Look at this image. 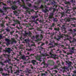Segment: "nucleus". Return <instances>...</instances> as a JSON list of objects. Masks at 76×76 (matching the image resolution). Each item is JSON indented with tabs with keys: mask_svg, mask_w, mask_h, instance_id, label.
<instances>
[{
	"mask_svg": "<svg viewBox=\"0 0 76 76\" xmlns=\"http://www.w3.org/2000/svg\"><path fill=\"white\" fill-rule=\"evenodd\" d=\"M45 1L44 2V3H46V1H47V2H48L49 1L50 3V4L53 5L54 7H57V6H58V5L57 4V3L59 2L58 0H54L53 1L52 0H45Z\"/></svg>",
	"mask_w": 76,
	"mask_h": 76,
	"instance_id": "f257e3e1",
	"label": "nucleus"
},
{
	"mask_svg": "<svg viewBox=\"0 0 76 76\" xmlns=\"http://www.w3.org/2000/svg\"><path fill=\"white\" fill-rule=\"evenodd\" d=\"M65 63V64L68 66L70 70H72V69H73V67L72 66V64H73L72 62H70L69 61H66Z\"/></svg>",
	"mask_w": 76,
	"mask_h": 76,
	"instance_id": "f03ea898",
	"label": "nucleus"
},
{
	"mask_svg": "<svg viewBox=\"0 0 76 76\" xmlns=\"http://www.w3.org/2000/svg\"><path fill=\"white\" fill-rule=\"evenodd\" d=\"M50 55L51 56L48 57H47V58H53L56 60V58L57 59H58V56L56 55H53V54H52V55Z\"/></svg>",
	"mask_w": 76,
	"mask_h": 76,
	"instance_id": "7ed1b4c3",
	"label": "nucleus"
},
{
	"mask_svg": "<svg viewBox=\"0 0 76 76\" xmlns=\"http://www.w3.org/2000/svg\"><path fill=\"white\" fill-rule=\"evenodd\" d=\"M58 38H57L56 37H54V39L56 40H57V41H60V39H61V38H63V36L61 35V34H59V36H58Z\"/></svg>",
	"mask_w": 76,
	"mask_h": 76,
	"instance_id": "20e7f679",
	"label": "nucleus"
},
{
	"mask_svg": "<svg viewBox=\"0 0 76 76\" xmlns=\"http://www.w3.org/2000/svg\"><path fill=\"white\" fill-rule=\"evenodd\" d=\"M3 71H4L3 70V69L2 67H0V73H1V74H2V76H6V75H8L7 74H6L5 73H3Z\"/></svg>",
	"mask_w": 76,
	"mask_h": 76,
	"instance_id": "39448f33",
	"label": "nucleus"
},
{
	"mask_svg": "<svg viewBox=\"0 0 76 76\" xmlns=\"http://www.w3.org/2000/svg\"><path fill=\"white\" fill-rule=\"evenodd\" d=\"M11 51H12V50H11V49H10V48H6V50H4V52L5 53H8L9 54L10 53H11Z\"/></svg>",
	"mask_w": 76,
	"mask_h": 76,
	"instance_id": "423d86ee",
	"label": "nucleus"
},
{
	"mask_svg": "<svg viewBox=\"0 0 76 76\" xmlns=\"http://www.w3.org/2000/svg\"><path fill=\"white\" fill-rule=\"evenodd\" d=\"M54 62L53 61L51 60H49L48 61V64L50 65V66H54Z\"/></svg>",
	"mask_w": 76,
	"mask_h": 76,
	"instance_id": "0eeeda50",
	"label": "nucleus"
},
{
	"mask_svg": "<svg viewBox=\"0 0 76 76\" xmlns=\"http://www.w3.org/2000/svg\"><path fill=\"white\" fill-rule=\"evenodd\" d=\"M6 68L7 69V70L9 69V70H10V71H11V73H12V72L13 71L12 70V67L11 66H9V65H6Z\"/></svg>",
	"mask_w": 76,
	"mask_h": 76,
	"instance_id": "6e6552de",
	"label": "nucleus"
},
{
	"mask_svg": "<svg viewBox=\"0 0 76 76\" xmlns=\"http://www.w3.org/2000/svg\"><path fill=\"white\" fill-rule=\"evenodd\" d=\"M65 26H66V25H64L62 26V27H61L62 31H64V33H66V28Z\"/></svg>",
	"mask_w": 76,
	"mask_h": 76,
	"instance_id": "1a4fd4ad",
	"label": "nucleus"
},
{
	"mask_svg": "<svg viewBox=\"0 0 76 76\" xmlns=\"http://www.w3.org/2000/svg\"><path fill=\"white\" fill-rule=\"evenodd\" d=\"M68 70V67L67 66H64L62 68V72L63 73H64V72H66Z\"/></svg>",
	"mask_w": 76,
	"mask_h": 76,
	"instance_id": "9d476101",
	"label": "nucleus"
},
{
	"mask_svg": "<svg viewBox=\"0 0 76 76\" xmlns=\"http://www.w3.org/2000/svg\"><path fill=\"white\" fill-rule=\"evenodd\" d=\"M27 32V31H24V32H25L24 35L25 36H27V35H29V36H30V35H31V32L30 31H28V32Z\"/></svg>",
	"mask_w": 76,
	"mask_h": 76,
	"instance_id": "9b49d317",
	"label": "nucleus"
},
{
	"mask_svg": "<svg viewBox=\"0 0 76 76\" xmlns=\"http://www.w3.org/2000/svg\"><path fill=\"white\" fill-rule=\"evenodd\" d=\"M20 59H22L23 60H26V56L23 54L21 55L20 56Z\"/></svg>",
	"mask_w": 76,
	"mask_h": 76,
	"instance_id": "f8f14e48",
	"label": "nucleus"
},
{
	"mask_svg": "<svg viewBox=\"0 0 76 76\" xmlns=\"http://www.w3.org/2000/svg\"><path fill=\"white\" fill-rule=\"evenodd\" d=\"M69 7L67 6H66L65 7V9L66 11V13H68V12H70L71 9H69Z\"/></svg>",
	"mask_w": 76,
	"mask_h": 76,
	"instance_id": "ddd939ff",
	"label": "nucleus"
},
{
	"mask_svg": "<svg viewBox=\"0 0 76 76\" xmlns=\"http://www.w3.org/2000/svg\"><path fill=\"white\" fill-rule=\"evenodd\" d=\"M5 41L7 42L6 43V45H7V46H8V45L10 44V42L9 39L7 38L5 39Z\"/></svg>",
	"mask_w": 76,
	"mask_h": 76,
	"instance_id": "4468645a",
	"label": "nucleus"
},
{
	"mask_svg": "<svg viewBox=\"0 0 76 76\" xmlns=\"http://www.w3.org/2000/svg\"><path fill=\"white\" fill-rule=\"evenodd\" d=\"M47 66H44L42 68H40V70H41L40 72H44L45 70V69H45V68L46 69V68H47Z\"/></svg>",
	"mask_w": 76,
	"mask_h": 76,
	"instance_id": "2eb2a0df",
	"label": "nucleus"
},
{
	"mask_svg": "<svg viewBox=\"0 0 76 76\" xmlns=\"http://www.w3.org/2000/svg\"><path fill=\"white\" fill-rule=\"evenodd\" d=\"M52 5L53 7V8H52V7H51L50 8V9H53V13H54V12H56V9L57 8V7H58V6H56V7H54L53 5Z\"/></svg>",
	"mask_w": 76,
	"mask_h": 76,
	"instance_id": "dca6fc26",
	"label": "nucleus"
},
{
	"mask_svg": "<svg viewBox=\"0 0 76 76\" xmlns=\"http://www.w3.org/2000/svg\"><path fill=\"white\" fill-rule=\"evenodd\" d=\"M7 58H7L8 59V60H6L5 61V63H10V59H9V57H10V56L9 55H7Z\"/></svg>",
	"mask_w": 76,
	"mask_h": 76,
	"instance_id": "f3484780",
	"label": "nucleus"
},
{
	"mask_svg": "<svg viewBox=\"0 0 76 76\" xmlns=\"http://www.w3.org/2000/svg\"><path fill=\"white\" fill-rule=\"evenodd\" d=\"M31 63H32L33 65H36L38 64V63L35 60H33L31 61Z\"/></svg>",
	"mask_w": 76,
	"mask_h": 76,
	"instance_id": "a211bd4d",
	"label": "nucleus"
},
{
	"mask_svg": "<svg viewBox=\"0 0 76 76\" xmlns=\"http://www.w3.org/2000/svg\"><path fill=\"white\" fill-rule=\"evenodd\" d=\"M13 21L16 25H17V24H20V22H19V21L18 20H15V19H14Z\"/></svg>",
	"mask_w": 76,
	"mask_h": 76,
	"instance_id": "6ab92c4d",
	"label": "nucleus"
},
{
	"mask_svg": "<svg viewBox=\"0 0 76 76\" xmlns=\"http://www.w3.org/2000/svg\"><path fill=\"white\" fill-rule=\"evenodd\" d=\"M11 8L12 9L14 10H16V9H17L18 8V6L16 5H12L11 7Z\"/></svg>",
	"mask_w": 76,
	"mask_h": 76,
	"instance_id": "aec40b11",
	"label": "nucleus"
},
{
	"mask_svg": "<svg viewBox=\"0 0 76 76\" xmlns=\"http://www.w3.org/2000/svg\"><path fill=\"white\" fill-rule=\"evenodd\" d=\"M61 18H62V17L64 18V16H67V14H65V13H64V12H61Z\"/></svg>",
	"mask_w": 76,
	"mask_h": 76,
	"instance_id": "412c9836",
	"label": "nucleus"
},
{
	"mask_svg": "<svg viewBox=\"0 0 76 76\" xmlns=\"http://www.w3.org/2000/svg\"><path fill=\"white\" fill-rule=\"evenodd\" d=\"M38 1H37V2H35V4H39V3H41L42 1V0H38Z\"/></svg>",
	"mask_w": 76,
	"mask_h": 76,
	"instance_id": "4be33fe9",
	"label": "nucleus"
},
{
	"mask_svg": "<svg viewBox=\"0 0 76 76\" xmlns=\"http://www.w3.org/2000/svg\"><path fill=\"white\" fill-rule=\"evenodd\" d=\"M22 71H23L21 69L20 70H17L16 72H14V73H15V74H16V73H20V72H22Z\"/></svg>",
	"mask_w": 76,
	"mask_h": 76,
	"instance_id": "5701e85b",
	"label": "nucleus"
},
{
	"mask_svg": "<svg viewBox=\"0 0 76 76\" xmlns=\"http://www.w3.org/2000/svg\"><path fill=\"white\" fill-rule=\"evenodd\" d=\"M55 26V24L54 23H53L52 24V26H51V27L50 28V29H51V30H53V28H52V27H54Z\"/></svg>",
	"mask_w": 76,
	"mask_h": 76,
	"instance_id": "b1692460",
	"label": "nucleus"
},
{
	"mask_svg": "<svg viewBox=\"0 0 76 76\" xmlns=\"http://www.w3.org/2000/svg\"><path fill=\"white\" fill-rule=\"evenodd\" d=\"M49 45H52L51 46H50L49 48H53L54 47H55V46L52 45V43H50L49 44Z\"/></svg>",
	"mask_w": 76,
	"mask_h": 76,
	"instance_id": "393cba45",
	"label": "nucleus"
},
{
	"mask_svg": "<svg viewBox=\"0 0 76 76\" xmlns=\"http://www.w3.org/2000/svg\"><path fill=\"white\" fill-rule=\"evenodd\" d=\"M14 42H15V43H16V40L15 39H13V40H12L11 42V43L12 44Z\"/></svg>",
	"mask_w": 76,
	"mask_h": 76,
	"instance_id": "a878e982",
	"label": "nucleus"
},
{
	"mask_svg": "<svg viewBox=\"0 0 76 76\" xmlns=\"http://www.w3.org/2000/svg\"><path fill=\"white\" fill-rule=\"evenodd\" d=\"M38 20L40 23H43V19H38Z\"/></svg>",
	"mask_w": 76,
	"mask_h": 76,
	"instance_id": "bb28decb",
	"label": "nucleus"
},
{
	"mask_svg": "<svg viewBox=\"0 0 76 76\" xmlns=\"http://www.w3.org/2000/svg\"><path fill=\"white\" fill-rule=\"evenodd\" d=\"M64 3L65 4H69L70 5V2L69 1H65Z\"/></svg>",
	"mask_w": 76,
	"mask_h": 76,
	"instance_id": "cd10ccee",
	"label": "nucleus"
},
{
	"mask_svg": "<svg viewBox=\"0 0 76 76\" xmlns=\"http://www.w3.org/2000/svg\"><path fill=\"white\" fill-rule=\"evenodd\" d=\"M58 72V71L57 70H53V73L54 74H56Z\"/></svg>",
	"mask_w": 76,
	"mask_h": 76,
	"instance_id": "c85d7f7f",
	"label": "nucleus"
},
{
	"mask_svg": "<svg viewBox=\"0 0 76 76\" xmlns=\"http://www.w3.org/2000/svg\"><path fill=\"white\" fill-rule=\"evenodd\" d=\"M59 28H54V30L55 31H59Z\"/></svg>",
	"mask_w": 76,
	"mask_h": 76,
	"instance_id": "c756f323",
	"label": "nucleus"
},
{
	"mask_svg": "<svg viewBox=\"0 0 76 76\" xmlns=\"http://www.w3.org/2000/svg\"><path fill=\"white\" fill-rule=\"evenodd\" d=\"M57 67H58V66L57 65H55L53 67V68H52V69H57Z\"/></svg>",
	"mask_w": 76,
	"mask_h": 76,
	"instance_id": "7c9ffc66",
	"label": "nucleus"
},
{
	"mask_svg": "<svg viewBox=\"0 0 76 76\" xmlns=\"http://www.w3.org/2000/svg\"><path fill=\"white\" fill-rule=\"evenodd\" d=\"M43 56H45V57H47V56H49V55H48V54L45 53H44V54H43Z\"/></svg>",
	"mask_w": 76,
	"mask_h": 76,
	"instance_id": "2f4dec72",
	"label": "nucleus"
},
{
	"mask_svg": "<svg viewBox=\"0 0 76 76\" xmlns=\"http://www.w3.org/2000/svg\"><path fill=\"white\" fill-rule=\"evenodd\" d=\"M53 49H52L50 50V53L49 54L50 55L53 54Z\"/></svg>",
	"mask_w": 76,
	"mask_h": 76,
	"instance_id": "473e14b6",
	"label": "nucleus"
},
{
	"mask_svg": "<svg viewBox=\"0 0 76 76\" xmlns=\"http://www.w3.org/2000/svg\"><path fill=\"white\" fill-rule=\"evenodd\" d=\"M56 51L57 53H62V52L60 50H57Z\"/></svg>",
	"mask_w": 76,
	"mask_h": 76,
	"instance_id": "72a5a7b5",
	"label": "nucleus"
},
{
	"mask_svg": "<svg viewBox=\"0 0 76 76\" xmlns=\"http://www.w3.org/2000/svg\"><path fill=\"white\" fill-rule=\"evenodd\" d=\"M64 20L66 21V22L67 21H69V20H70L68 18H66L64 19Z\"/></svg>",
	"mask_w": 76,
	"mask_h": 76,
	"instance_id": "f704fd0d",
	"label": "nucleus"
},
{
	"mask_svg": "<svg viewBox=\"0 0 76 76\" xmlns=\"http://www.w3.org/2000/svg\"><path fill=\"white\" fill-rule=\"evenodd\" d=\"M34 54H31V55H29L30 57L31 58H32V57H34Z\"/></svg>",
	"mask_w": 76,
	"mask_h": 76,
	"instance_id": "c9c22d12",
	"label": "nucleus"
},
{
	"mask_svg": "<svg viewBox=\"0 0 76 76\" xmlns=\"http://www.w3.org/2000/svg\"><path fill=\"white\" fill-rule=\"evenodd\" d=\"M54 15V13H52L50 14V16L51 18H52L53 16V15Z\"/></svg>",
	"mask_w": 76,
	"mask_h": 76,
	"instance_id": "e433bc0d",
	"label": "nucleus"
},
{
	"mask_svg": "<svg viewBox=\"0 0 76 76\" xmlns=\"http://www.w3.org/2000/svg\"><path fill=\"white\" fill-rule=\"evenodd\" d=\"M37 30L38 31H41V34H42V33H43V31H42V30H41L39 28H38L37 29Z\"/></svg>",
	"mask_w": 76,
	"mask_h": 76,
	"instance_id": "4c0bfd02",
	"label": "nucleus"
},
{
	"mask_svg": "<svg viewBox=\"0 0 76 76\" xmlns=\"http://www.w3.org/2000/svg\"><path fill=\"white\" fill-rule=\"evenodd\" d=\"M53 20L54 22H57V19L56 18H53Z\"/></svg>",
	"mask_w": 76,
	"mask_h": 76,
	"instance_id": "58836bf2",
	"label": "nucleus"
},
{
	"mask_svg": "<svg viewBox=\"0 0 76 76\" xmlns=\"http://www.w3.org/2000/svg\"><path fill=\"white\" fill-rule=\"evenodd\" d=\"M34 9H35V10H38V7L37 6L34 5Z\"/></svg>",
	"mask_w": 76,
	"mask_h": 76,
	"instance_id": "ea45409f",
	"label": "nucleus"
},
{
	"mask_svg": "<svg viewBox=\"0 0 76 76\" xmlns=\"http://www.w3.org/2000/svg\"><path fill=\"white\" fill-rule=\"evenodd\" d=\"M27 72L28 73H31V70L29 69V70H27Z\"/></svg>",
	"mask_w": 76,
	"mask_h": 76,
	"instance_id": "a19ab883",
	"label": "nucleus"
},
{
	"mask_svg": "<svg viewBox=\"0 0 76 76\" xmlns=\"http://www.w3.org/2000/svg\"><path fill=\"white\" fill-rule=\"evenodd\" d=\"M41 57H39L38 58V60L39 61H41Z\"/></svg>",
	"mask_w": 76,
	"mask_h": 76,
	"instance_id": "79ce46f5",
	"label": "nucleus"
},
{
	"mask_svg": "<svg viewBox=\"0 0 76 76\" xmlns=\"http://www.w3.org/2000/svg\"><path fill=\"white\" fill-rule=\"evenodd\" d=\"M37 40H35V41H37V42H38V41H40L41 40V39L39 38L38 39L37 38Z\"/></svg>",
	"mask_w": 76,
	"mask_h": 76,
	"instance_id": "37998d69",
	"label": "nucleus"
},
{
	"mask_svg": "<svg viewBox=\"0 0 76 76\" xmlns=\"http://www.w3.org/2000/svg\"><path fill=\"white\" fill-rule=\"evenodd\" d=\"M21 7H23V8H26V7H25V4L21 5Z\"/></svg>",
	"mask_w": 76,
	"mask_h": 76,
	"instance_id": "c03bdc74",
	"label": "nucleus"
},
{
	"mask_svg": "<svg viewBox=\"0 0 76 76\" xmlns=\"http://www.w3.org/2000/svg\"><path fill=\"white\" fill-rule=\"evenodd\" d=\"M26 57H28V58L27 59V60H29V59H30L29 55V56H26Z\"/></svg>",
	"mask_w": 76,
	"mask_h": 76,
	"instance_id": "a18cd8bd",
	"label": "nucleus"
},
{
	"mask_svg": "<svg viewBox=\"0 0 76 76\" xmlns=\"http://www.w3.org/2000/svg\"><path fill=\"white\" fill-rule=\"evenodd\" d=\"M75 0H71V2L72 3H74L75 2Z\"/></svg>",
	"mask_w": 76,
	"mask_h": 76,
	"instance_id": "49530a36",
	"label": "nucleus"
},
{
	"mask_svg": "<svg viewBox=\"0 0 76 76\" xmlns=\"http://www.w3.org/2000/svg\"><path fill=\"white\" fill-rule=\"evenodd\" d=\"M41 75L40 76H45L46 75L45 74V73H42Z\"/></svg>",
	"mask_w": 76,
	"mask_h": 76,
	"instance_id": "de8ad7c7",
	"label": "nucleus"
},
{
	"mask_svg": "<svg viewBox=\"0 0 76 76\" xmlns=\"http://www.w3.org/2000/svg\"><path fill=\"white\" fill-rule=\"evenodd\" d=\"M45 45V43H42V44L40 45V46H41V47H42V46H43V45Z\"/></svg>",
	"mask_w": 76,
	"mask_h": 76,
	"instance_id": "09e8293b",
	"label": "nucleus"
},
{
	"mask_svg": "<svg viewBox=\"0 0 76 76\" xmlns=\"http://www.w3.org/2000/svg\"><path fill=\"white\" fill-rule=\"evenodd\" d=\"M42 64H44V65H45V61H43L42 62V63L41 64V65H42Z\"/></svg>",
	"mask_w": 76,
	"mask_h": 76,
	"instance_id": "8fccbe9b",
	"label": "nucleus"
},
{
	"mask_svg": "<svg viewBox=\"0 0 76 76\" xmlns=\"http://www.w3.org/2000/svg\"><path fill=\"white\" fill-rule=\"evenodd\" d=\"M39 35H38V34L36 36V39H37V38H38V37H39Z\"/></svg>",
	"mask_w": 76,
	"mask_h": 76,
	"instance_id": "3c124183",
	"label": "nucleus"
},
{
	"mask_svg": "<svg viewBox=\"0 0 76 76\" xmlns=\"http://www.w3.org/2000/svg\"><path fill=\"white\" fill-rule=\"evenodd\" d=\"M76 42V39H73L72 40V42Z\"/></svg>",
	"mask_w": 76,
	"mask_h": 76,
	"instance_id": "603ef678",
	"label": "nucleus"
},
{
	"mask_svg": "<svg viewBox=\"0 0 76 76\" xmlns=\"http://www.w3.org/2000/svg\"><path fill=\"white\" fill-rule=\"evenodd\" d=\"M0 13H3V11L1 9H0Z\"/></svg>",
	"mask_w": 76,
	"mask_h": 76,
	"instance_id": "864d4df0",
	"label": "nucleus"
},
{
	"mask_svg": "<svg viewBox=\"0 0 76 76\" xmlns=\"http://www.w3.org/2000/svg\"><path fill=\"white\" fill-rule=\"evenodd\" d=\"M73 27H76V24H72V25Z\"/></svg>",
	"mask_w": 76,
	"mask_h": 76,
	"instance_id": "5fc2aeb1",
	"label": "nucleus"
},
{
	"mask_svg": "<svg viewBox=\"0 0 76 76\" xmlns=\"http://www.w3.org/2000/svg\"><path fill=\"white\" fill-rule=\"evenodd\" d=\"M3 9H4V10H7V7H3Z\"/></svg>",
	"mask_w": 76,
	"mask_h": 76,
	"instance_id": "6e6d98bb",
	"label": "nucleus"
},
{
	"mask_svg": "<svg viewBox=\"0 0 76 76\" xmlns=\"http://www.w3.org/2000/svg\"><path fill=\"white\" fill-rule=\"evenodd\" d=\"M31 18L32 19H34V20H35V17H34V16H31Z\"/></svg>",
	"mask_w": 76,
	"mask_h": 76,
	"instance_id": "4d7b16f0",
	"label": "nucleus"
},
{
	"mask_svg": "<svg viewBox=\"0 0 76 76\" xmlns=\"http://www.w3.org/2000/svg\"><path fill=\"white\" fill-rule=\"evenodd\" d=\"M70 53H71V54H73V53H74V51H72V50H71L70 51Z\"/></svg>",
	"mask_w": 76,
	"mask_h": 76,
	"instance_id": "13d9d810",
	"label": "nucleus"
},
{
	"mask_svg": "<svg viewBox=\"0 0 76 76\" xmlns=\"http://www.w3.org/2000/svg\"><path fill=\"white\" fill-rule=\"evenodd\" d=\"M68 49H69V50H70V49H71V48H70V45H68Z\"/></svg>",
	"mask_w": 76,
	"mask_h": 76,
	"instance_id": "bf43d9fd",
	"label": "nucleus"
},
{
	"mask_svg": "<svg viewBox=\"0 0 76 76\" xmlns=\"http://www.w3.org/2000/svg\"><path fill=\"white\" fill-rule=\"evenodd\" d=\"M22 52H21V51H20V52H19V54H20V56H21V55H22Z\"/></svg>",
	"mask_w": 76,
	"mask_h": 76,
	"instance_id": "052dcab7",
	"label": "nucleus"
},
{
	"mask_svg": "<svg viewBox=\"0 0 76 76\" xmlns=\"http://www.w3.org/2000/svg\"><path fill=\"white\" fill-rule=\"evenodd\" d=\"M24 41L26 42H27L28 41V40L27 39H26L24 40Z\"/></svg>",
	"mask_w": 76,
	"mask_h": 76,
	"instance_id": "680f3d73",
	"label": "nucleus"
},
{
	"mask_svg": "<svg viewBox=\"0 0 76 76\" xmlns=\"http://www.w3.org/2000/svg\"><path fill=\"white\" fill-rule=\"evenodd\" d=\"M62 51L64 53H65V54H66V52L63 49L62 50Z\"/></svg>",
	"mask_w": 76,
	"mask_h": 76,
	"instance_id": "e2e57ef3",
	"label": "nucleus"
},
{
	"mask_svg": "<svg viewBox=\"0 0 76 76\" xmlns=\"http://www.w3.org/2000/svg\"><path fill=\"white\" fill-rule=\"evenodd\" d=\"M1 64L2 66H3V65H4V63L2 62H1Z\"/></svg>",
	"mask_w": 76,
	"mask_h": 76,
	"instance_id": "0e129e2a",
	"label": "nucleus"
},
{
	"mask_svg": "<svg viewBox=\"0 0 76 76\" xmlns=\"http://www.w3.org/2000/svg\"><path fill=\"white\" fill-rule=\"evenodd\" d=\"M15 25H16V23H14L12 24V25L14 26H15Z\"/></svg>",
	"mask_w": 76,
	"mask_h": 76,
	"instance_id": "69168bd1",
	"label": "nucleus"
},
{
	"mask_svg": "<svg viewBox=\"0 0 76 76\" xmlns=\"http://www.w3.org/2000/svg\"><path fill=\"white\" fill-rule=\"evenodd\" d=\"M43 8V5H41L40 7V8Z\"/></svg>",
	"mask_w": 76,
	"mask_h": 76,
	"instance_id": "338daca9",
	"label": "nucleus"
},
{
	"mask_svg": "<svg viewBox=\"0 0 76 76\" xmlns=\"http://www.w3.org/2000/svg\"><path fill=\"white\" fill-rule=\"evenodd\" d=\"M31 4H29L28 5V6L29 7H31Z\"/></svg>",
	"mask_w": 76,
	"mask_h": 76,
	"instance_id": "774afa93",
	"label": "nucleus"
}]
</instances>
